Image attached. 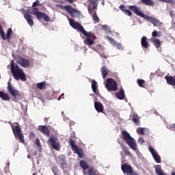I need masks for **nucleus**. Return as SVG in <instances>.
Wrapping results in <instances>:
<instances>
[{"label":"nucleus","instance_id":"f257e3e1","mask_svg":"<svg viewBox=\"0 0 175 175\" xmlns=\"http://www.w3.org/2000/svg\"><path fill=\"white\" fill-rule=\"evenodd\" d=\"M11 72L15 80H22V81H27V77L23 68H21L18 65L14 64V62H11Z\"/></svg>","mask_w":175,"mask_h":175},{"label":"nucleus","instance_id":"f03ea898","mask_svg":"<svg viewBox=\"0 0 175 175\" xmlns=\"http://www.w3.org/2000/svg\"><path fill=\"white\" fill-rule=\"evenodd\" d=\"M121 137L126 142V144L133 150V151H136L137 150V145H136V141L133 137L131 136V134L128 133V131L123 130L121 131Z\"/></svg>","mask_w":175,"mask_h":175},{"label":"nucleus","instance_id":"7ed1b4c3","mask_svg":"<svg viewBox=\"0 0 175 175\" xmlns=\"http://www.w3.org/2000/svg\"><path fill=\"white\" fill-rule=\"evenodd\" d=\"M48 143L50 144L51 147H52L53 150H55V151H61V142H59L58 137L53 135H51L48 139Z\"/></svg>","mask_w":175,"mask_h":175},{"label":"nucleus","instance_id":"20e7f679","mask_svg":"<svg viewBox=\"0 0 175 175\" xmlns=\"http://www.w3.org/2000/svg\"><path fill=\"white\" fill-rule=\"evenodd\" d=\"M31 13L33 16H36L37 20H44V21H46L47 23L50 21V16L44 12H39V8H32Z\"/></svg>","mask_w":175,"mask_h":175},{"label":"nucleus","instance_id":"39448f33","mask_svg":"<svg viewBox=\"0 0 175 175\" xmlns=\"http://www.w3.org/2000/svg\"><path fill=\"white\" fill-rule=\"evenodd\" d=\"M8 91L11 94L15 100H21V94H20V91L13 88L10 81L8 82Z\"/></svg>","mask_w":175,"mask_h":175},{"label":"nucleus","instance_id":"423d86ee","mask_svg":"<svg viewBox=\"0 0 175 175\" xmlns=\"http://www.w3.org/2000/svg\"><path fill=\"white\" fill-rule=\"evenodd\" d=\"M118 85L117 81H116L113 78L107 79L105 88L107 91H117V90H118Z\"/></svg>","mask_w":175,"mask_h":175},{"label":"nucleus","instance_id":"0eeeda50","mask_svg":"<svg viewBox=\"0 0 175 175\" xmlns=\"http://www.w3.org/2000/svg\"><path fill=\"white\" fill-rule=\"evenodd\" d=\"M57 8L62 9V10H66L68 14H70L71 17H75V14H79L80 11L72 8L71 5H57Z\"/></svg>","mask_w":175,"mask_h":175},{"label":"nucleus","instance_id":"6e6552de","mask_svg":"<svg viewBox=\"0 0 175 175\" xmlns=\"http://www.w3.org/2000/svg\"><path fill=\"white\" fill-rule=\"evenodd\" d=\"M12 131L16 139H19L21 143H25V140L24 139V135H23L21 128H20L18 126H16L15 127L12 126Z\"/></svg>","mask_w":175,"mask_h":175},{"label":"nucleus","instance_id":"1a4fd4ad","mask_svg":"<svg viewBox=\"0 0 175 175\" xmlns=\"http://www.w3.org/2000/svg\"><path fill=\"white\" fill-rule=\"evenodd\" d=\"M122 171L123 172L124 174L126 175H139V173L135 172L133 170V167H132L128 163H124L121 166Z\"/></svg>","mask_w":175,"mask_h":175},{"label":"nucleus","instance_id":"9d476101","mask_svg":"<svg viewBox=\"0 0 175 175\" xmlns=\"http://www.w3.org/2000/svg\"><path fill=\"white\" fill-rule=\"evenodd\" d=\"M69 144L71 146V148H72V151H75L74 152L78 155V157L81 159L84 157V153L83 152V150L79 148V146L76 145L75 143V141L73 139H70L68 142Z\"/></svg>","mask_w":175,"mask_h":175},{"label":"nucleus","instance_id":"9b49d317","mask_svg":"<svg viewBox=\"0 0 175 175\" xmlns=\"http://www.w3.org/2000/svg\"><path fill=\"white\" fill-rule=\"evenodd\" d=\"M16 64L20 65L22 68H29V66L31 65V63H29L28 59L22 57L21 56L17 57Z\"/></svg>","mask_w":175,"mask_h":175},{"label":"nucleus","instance_id":"f8f14e48","mask_svg":"<svg viewBox=\"0 0 175 175\" xmlns=\"http://www.w3.org/2000/svg\"><path fill=\"white\" fill-rule=\"evenodd\" d=\"M146 21H148L149 23H151L154 25V27H161L163 23L162 22H160L159 20L150 16H145L144 18Z\"/></svg>","mask_w":175,"mask_h":175},{"label":"nucleus","instance_id":"ddd939ff","mask_svg":"<svg viewBox=\"0 0 175 175\" xmlns=\"http://www.w3.org/2000/svg\"><path fill=\"white\" fill-rule=\"evenodd\" d=\"M68 21L70 27L74 28V29H77V31H79V32H81L84 29V27H83L81 24L79 23V22L75 21V20L72 18H68Z\"/></svg>","mask_w":175,"mask_h":175},{"label":"nucleus","instance_id":"4468645a","mask_svg":"<svg viewBox=\"0 0 175 175\" xmlns=\"http://www.w3.org/2000/svg\"><path fill=\"white\" fill-rule=\"evenodd\" d=\"M129 9L131 10V12H133L137 16H139V17H142V18H144L146 17V15H144V13H143L140 9L136 5H130L129 7Z\"/></svg>","mask_w":175,"mask_h":175},{"label":"nucleus","instance_id":"2eb2a0df","mask_svg":"<svg viewBox=\"0 0 175 175\" xmlns=\"http://www.w3.org/2000/svg\"><path fill=\"white\" fill-rule=\"evenodd\" d=\"M148 150L152 154V157H153L155 162H157V163H161V157L159 156V154H158V152H155L154 148L152 146H149Z\"/></svg>","mask_w":175,"mask_h":175},{"label":"nucleus","instance_id":"dca6fc26","mask_svg":"<svg viewBox=\"0 0 175 175\" xmlns=\"http://www.w3.org/2000/svg\"><path fill=\"white\" fill-rule=\"evenodd\" d=\"M24 18H25L27 24L30 25V27H33V19H32V16L29 14V12H26L24 14Z\"/></svg>","mask_w":175,"mask_h":175},{"label":"nucleus","instance_id":"f3484780","mask_svg":"<svg viewBox=\"0 0 175 175\" xmlns=\"http://www.w3.org/2000/svg\"><path fill=\"white\" fill-rule=\"evenodd\" d=\"M38 131H40V132H42V134L44 135V136H46V137H49V136H50V129H49V127L46 125L41 126V127L38 129Z\"/></svg>","mask_w":175,"mask_h":175},{"label":"nucleus","instance_id":"a211bd4d","mask_svg":"<svg viewBox=\"0 0 175 175\" xmlns=\"http://www.w3.org/2000/svg\"><path fill=\"white\" fill-rule=\"evenodd\" d=\"M141 45L143 49H148L150 44L148 42V39L146 36H143L141 38Z\"/></svg>","mask_w":175,"mask_h":175},{"label":"nucleus","instance_id":"6ab92c4d","mask_svg":"<svg viewBox=\"0 0 175 175\" xmlns=\"http://www.w3.org/2000/svg\"><path fill=\"white\" fill-rule=\"evenodd\" d=\"M167 84L169 85H174L175 87V76H167L165 77Z\"/></svg>","mask_w":175,"mask_h":175},{"label":"nucleus","instance_id":"aec40b11","mask_svg":"<svg viewBox=\"0 0 175 175\" xmlns=\"http://www.w3.org/2000/svg\"><path fill=\"white\" fill-rule=\"evenodd\" d=\"M92 90L96 95H99V90H98V82L95 79L92 80Z\"/></svg>","mask_w":175,"mask_h":175},{"label":"nucleus","instance_id":"412c9836","mask_svg":"<svg viewBox=\"0 0 175 175\" xmlns=\"http://www.w3.org/2000/svg\"><path fill=\"white\" fill-rule=\"evenodd\" d=\"M94 109H96L98 113H103V110H104L103 104H102V103L95 102Z\"/></svg>","mask_w":175,"mask_h":175},{"label":"nucleus","instance_id":"4be33fe9","mask_svg":"<svg viewBox=\"0 0 175 175\" xmlns=\"http://www.w3.org/2000/svg\"><path fill=\"white\" fill-rule=\"evenodd\" d=\"M150 40L151 43H153L156 49H159V47H161V40H159V39L157 38H151Z\"/></svg>","mask_w":175,"mask_h":175},{"label":"nucleus","instance_id":"5701e85b","mask_svg":"<svg viewBox=\"0 0 175 175\" xmlns=\"http://www.w3.org/2000/svg\"><path fill=\"white\" fill-rule=\"evenodd\" d=\"M116 96L118 98V99H120L122 100L125 98V92L124 91V89L122 88H120V91L116 93Z\"/></svg>","mask_w":175,"mask_h":175},{"label":"nucleus","instance_id":"b1692460","mask_svg":"<svg viewBox=\"0 0 175 175\" xmlns=\"http://www.w3.org/2000/svg\"><path fill=\"white\" fill-rule=\"evenodd\" d=\"M47 85H49V84H47V83H46V81H42L41 83H38L36 84V87L38 88V90H46V88H47Z\"/></svg>","mask_w":175,"mask_h":175},{"label":"nucleus","instance_id":"393cba45","mask_svg":"<svg viewBox=\"0 0 175 175\" xmlns=\"http://www.w3.org/2000/svg\"><path fill=\"white\" fill-rule=\"evenodd\" d=\"M133 122H134V124H135L137 126H139V125H140V117H139V115H137V113H133Z\"/></svg>","mask_w":175,"mask_h":175},{"label":"nucleus","instance_id":"a878e982","mask_svg":"<svg viewBox=\"0 0 175 175\" xmlns=\"http://www.w3.org/2000/svg\"><path fill=\"white\" fill-rule=\"evenodd\" d=\"M0 98H1L3 100H7L8 102L10 100V97L9 96V94L2 91H0Z\"/></svg>","mask_w":175,"mask_h":175},{"label":"nucleus","instance_id":"bb28decb","mask_svg":"<svg viewBox=\"0 0 175 175\" xmlns=\"http://www.w3.org/2000/svg\"><path fill=\"white\" fill-rule=\"evenodd\" d=\"M79 165L83 170H87V169H90V165H88V163H87V161L84 160H81L79 162Z\"/></svg>","mask_w":175,"mask_h":175},{"label":"nucleus","instance_id":"cd10ccee","mask_svg":"<svg viewBox=\"0 0 175 175\" xmlns=\"http://www.w3.org/2000/svg\"><path fill=\"white\" fill-rule=\"evenodd\" d=\"M100 70L103 78L106 79V77L107 76V75H109V69L107 68V67L103 66L101 68Z\"/></svg>","mask_w":175,"mask_h":175},{"label":"nucleus","instance_id":"c85d7f7f","mask_svg":"<svg viewBox=\"0 0 175 175\" xmlns=\"http://www.w3.org/2000/svg\"><path fill=\"white\" fill-rule=\"evenodd\" d=\"M143 5H145L146 6H152L154 7V5H155V3L152 0H141Z\"/></svg>","mask_w":175,"mask_h":175},{"label":"nucleus","instance_id":"c756f323","mask_svg":"<svg viewBox=\"0 0 175 175\" xmlns=\"http://www.w3.org/2000/svg\"><path fill=\"white\" fill-rule=\"evenodd\" d=\"M137 83L141 88H146V81L144 79H138Z\"/></svg>","mask_w":175,"mask_h":175},{"label":"nucleus","instance_id":"7c9ffc66","mask_svg":"<svg viewBox=\"0 0 175 175\" xmlns=\"http://www.w3.org/2000/svg\"><path fill=\"white\" fill-rule=\"evenodd\" d=\"M81 33H83V35H84V36H86V38H92V33L89 31L87 32V31H85V29H82V31H81Z\"/></svg>","mask_w":175,"mask_h":175},{"label":"nucleus","instance_id":"2f4dec72","mask_svg":"<svg viewBox=\"0 0 175 175\" xmlns=\"http://www.w3.org/2000/svg\"><path fill=\"white\" fill-rule=\"evenodd\" d=\"M83 43L87 46H92L94 44V40L90 38H85L83 40Z\"/></svg>","mask_w":175,"mask_h":175},{"label":"nucleus","instance_id":"473e14b6","mask_svg":"<svg viewBox=\"0 0 175 175\" xmlns=\"http://www.w3.org/2000/svg\"><path fill=\"white\" fill-rule=\"evenodd\" d=\"M162 36L161 31H153L152 33V38H160Z\"/></svg>","mask_w":175,"mask_h":175},{"label":"nucleus","instance_id":"72a5a7b5","mask_svg":"<svg viewBox=\"0 0 175 175\" xmlns=\"http://www.w3.org/2000/svg\"><path fill=\"white\" fill-rule=\"evenodd\" d=\"M88 175H96V172H95L94 167L89 168Z\"/></svg>","mask_w":175,"mask_h":175},{"label":"nucleus","instance_id":"f704fd0d","mask_svg":"<svg viewBox=\"0 0 175 175\" xmlns=\"http://www.w3.org/2000/svg\"><path fill=\"white\" fill-rule=\"evenodd\" d=\"M122 149L123 150L125 155H128L129 157H131V152H129V150H128V148H126V146L122 148Z\"/></svg>","mask_w":175,"mask_h":175},{"label":"nucleus","instance_id":"c9c22d12","mask_svg":"<svg viewBox=\"0 0 175 175\" xmlns=\"http://www.w3.org/2000/svg\"><path fill=\"white\" fill-rule=\"evenodd\" d=\"M144 130H145L144 128H138L137 129V133H140L142 135H145L146 133H144Z\"/></svg>","mask_w":175,"mask_h":175},{"label":"nucleus","instance_id":"e433bc0d","mask_svg":"<svg viewBox=\"0 0 175 175\" xmlns=\"http://www.w3.org/2000/svg\"><path fill=\"white\" fill-rule=\"evenodd\" d=\"M59 161L61 162L62 165H65V156L62 155L59 157Z\"/></svg>","mask_w":175,"mask_h":175},{"label":"nucleus","instance_id":"4c0bfd02","mask_svg":"<svg viewBox=\"0 0 175 175\" xmlns=\"http://www.w3.org/2000/svg\"><path fill=\"white\" fill-rule=\"evenodd\" d=\"M117 142H118V144H120L121 148H124V147H126V146L124 144V142L121 139H118Z\"/></svg>","mask_w":175,"mask_h":175},{"label":"nucleus","instance_id":"58836bf2","mask_svg":"<svg viewBox=\"0 0 175 175\" xmlns=\"http://www.w3.org/2000/svg\"><path fill=\"white\" fill-rule=\"evenodd\" d=\"M93 20L94 21H99V17H98V15H96V11H95L93 14Z\"/></svg>","mask_w":175,"mask_h":175},{"label":"nucleus","instance_id":"ea45409f","mask_svg":"<svg viewBox=\"0 0 175 175\" xmlns=\"http://www.w3.org/2000/svg\"><path fill=\"white\" fill-rule=\"evenodd\" d=\"M108 40L110 42V43H111V44H113V46H115L116 44V43H117V41L115 40L114 39H113L111 37H109Z\"/></svg>","mask_w":175,"mask_h":175},{"label":"nucleus","instance_id":"a19ab883","mask_svg":"<svg viewBox=\"0 0 175 175\" xmlns=\"http://www.w3.org/2000/svg\"><path fill=\"white\" fill-rule=\"evenodd\" d=\"M115 46L118 50H121V49H122V44L121 43L116 42V44H115Z\"/></svg>","mask_w":175,"mask_h":175},{"label":"nucleus","instance_id":"79ce46f5","mask_svg":"<svg viewBox=\"0 0 175 175\" xmlns=\"http://www.w3.org/2000/svg\"><path fill=\"white\" fill-rule=\"evenodd\" d=\"M39 3H40V1H39V0H36L35 2H33L32 5L33 9V8H36V6L39 5Z\"/></svg>","mask_w":175,"mask_h":175},{"label":"nucleus","instance_id":"37998d69","mask_svg":"<svg viewBox=\"0 0 175 175\" xmlns=\"http://www.w3.org/2000/svg\"><path fill=\"white\" fill-rule=\"evenodd\" d=\"M124 14L126 16H129V17H131V16H132V12L129 10H126L124 12Z\"/></svg>","mask_w":175,"mask_h":175},{"label":"nucleus","instance_id":"c03bdc74","mask_svg":"<svg viewBox=\"0 0 175 175\" xmlns=\"http://www.w3.org/2000/svg\"><path fill=\"white\" fill-rule=\"evenodd\" d=\"M161 2H165L166 3H173L174 0H159Z\"/></svg>","mask_w":175,"mask_h":175},{"label":"nucleus","instance_id":"a18cd8bd","mask_svg":"<svg viewBox=\"0 0 175 175\" xmlns=\"http://www.w3.org/2000/svg\"><path fill=\"white\" fill-rule=\"evenodd\" d=\"M138 143H139V144H143L144 143V139H143V137H139L138 139Z\"/></svg>","mask_w":175,"mask_h":175},{"label":"nucleus","instance_id":"49530a36","mask_svg":"<svg viewBox=\"0 0 175 175\" xmlns=\"http://www.w3.org/2000/svg\"><path fill=\"white\" fill-rule=\"evenodd\" d=\"M119 9H120V10L122 12H123L124 13L125 10H126V9H125V6H124L123 5H121L120 7H119Z\"/></svg>","mask_w":175,"mask_h":175},{"label":"nucleus","instance_id":"de8ad7c7","mask_svg":"<svg viewBox=\"0 0 175 175\" xmlns=\"http://www.w3.org/2000/svg\"><path fill=\"white\" fill-rule=\"evenodd\" d=\"M36 144L38 146V147H40V141L39 140V138L36 139Z\"/></svg>","mask_w":175,"mask_h":175},{"label":"nucleus","instance_id":"09e8293b","mask_svg":"<svg viewBox=\"0 0 175 175\" xmlns=\"http://www.w3.org/2000/svg\"><path fill=\"white\" fill-rule=\"evenodd\" d=\"M170 129L172 131H175V124H172L170 126Z\"/></svg>","mask_w":175,"mask_h":175},{"label":"nucleus","instance_id":"8fccbe9b","mask_svg":"<svg viewBox=\"0 0 175 175\" xmlns=\"http://www.w3.org/2000/svg\"><path fill=\"white\" fill-rule=\"evenodd\" d=\"M103 29L107 31V29H109V26H107V25H103Z\"/></svg>","mask_w":175,"mask_h":175},{"label":"nucleus","instance_id":"3c124183","mask_svg":"<svg viewBox=\"0 0 175 175\" xmlns=\"http://www.w3.org/2000/svg\"><path fill=\"white\" fill-rule=\"evenodd\" d=\"M170 17H174V11H170Z\"/></svg>","mask_w":175,"mask_h":175},{"label":"nucleus","instance_id":"603ef678","mask_svg":"<svg viewBox=\"0 0 175 175\" xmlns=\"http://www.w3.org/2000/svg\"><path fill=\"white\" fill-rule=\"evenodd\" d=\"M90 3L92 5H96V1L95 0H90Z\"/></svg>","mask_w":175,"mask_h":175},{"label":"nucleus","instance_id":"864d4df0","mask_svg":"<svg viewBox=\"0 0 175 175\" xmlns=\"http://www.w3.org/2000/svg\"><path fill=\"white\" fill-rule=\"evenodd\" d=\"M88 12H89L90 14H92V13H94V10H92L91 8H88Z\"/></svg>","mask_w":175,"mask_h":175},{"label":"nucleus","instance_id":"5fc2aeb1","mask_svg":"<svg viewBox=\"0 0 175 175\" xmlns=\"http://www.w3.org/2000/svg\"><path fill=\"white\" fill-rule=\"evenodd\" d=\"M30 137H35V133H33V131H31V132L30 133Z\"/></svg>","mask_w":175,"mask_h":175},{"label":"nucleus","instance_id":"6e6d98bb","mask_svg":"<svg viewBox=\"0 0 175 175\" xmlns=\"http://www.w3.org/2000/svg\"><path fill=\"white\" fill-rule=\"evenodd\" d=\"M66 2H68V3H73V0H66Z\"/></svg>","mask_w":175,"mask_h":175},{"label":"nucleus","instance_id":"4d7b16f0","mask_svg":"<svg viewBox=\"0 0 175 175\" xmlns=\"http://www.w3.org/2000/svg\"><path fill=\"white\" fill-rule=\"evenodd\" d=\"M98 5L96 4H93V10H95V9H96Z\"/></svg>","mask_w":175,"mask_h":175},{"label":"nucleus","instance_id":"13d9d810","mask_svg":"<svg viewBox=\"0 0 175 175\" xmlns=\"http://www.w3.org/2000/svg\"><path fill=\"white\" fill-rule=\"evenodd\" d=\"M50 118V117L49 118H44V120L45 121V122H47L49 121V119Z\"/></svg>","mask_w":175,"mask_h":175},{"label":"nucleus","instance_id":"bf43d9fd","mask_svg":"<svg viewBox=\"0 0 175 175\" xmlns=\"http://www.w3.org/2000/svg\"><path fill=\"white\" fill-rule=\"evenodd\" d=\"M60 98H61L62 99H64V94L60 96Z\"/></svg>","mask_w":175,"mask_h":175},{"label":"nucleus","instance_id":"052dcab7","mask_svg":"<svg viewBox=\"0 0 175 175\" xmlns=\"http://www.w3.org/2000/svg\"><path fill=\"white\" fill-rule=\"evenodd\" d=\"M27 158H28L29 159H31V157H29V154L27 155Z\"/></svg>","mask_w":175,"mask_h":175},{"label":"nucleus","instance_id":"680f3d73","mask_svg":"<svg viewBox=\"0 0 175 175\" xmlns=\"http://www.w3.org/2000/svg\"><path fill=\"white\" fill-rule=\"evenodd\" d=\"M172 175H175V172H173L172 173Z\"/></svg>","mask_w":175,"mask_h":175},{"label":"nucleus","instance_id":"e2e57ef3","mask_svg":"<svg viewBox=\"0 0 175 175\" xmlns=\"http://www.w3.org/2000/svg\"><path fill=\"white\" fill-rule=\"evenodd\" d=\"M53 172L54 174L57 175V174H55V172H54V170H53Z\"/></svg>","mask_w":175,"mask_h":175},{"label":"nucleus","instance_id":"0e129e2a","mask_svg":"<svg viewBox=\"0 0 175 175\" xmlns=\"http://www.w3.org/2000/svg\"><path fill=\"white\" fill-rule=\"evenodd\" d=\"M32 175H36V174H35V173H33V174Z\"/></svg>","mask_w":175,"mask_h":175}]
</instances>
